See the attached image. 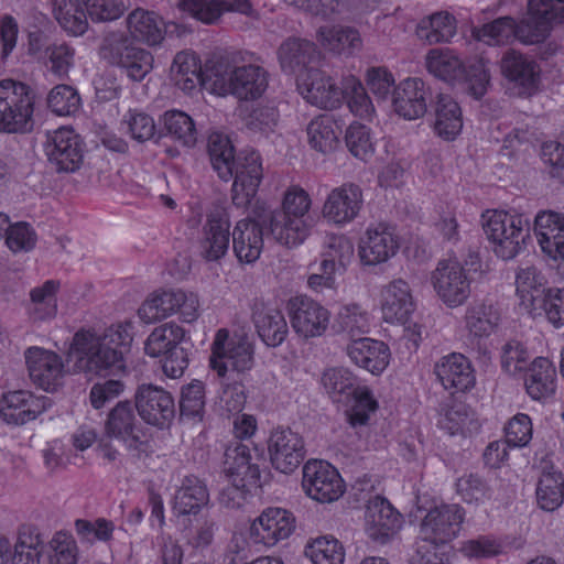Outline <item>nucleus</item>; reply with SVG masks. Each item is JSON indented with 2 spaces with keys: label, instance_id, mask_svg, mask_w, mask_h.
I'll list each match as a JSON object with an SVG mask.
<instances>
[{
  "label": "nucleus",
  "instance_id": "nucleus-20",
  "mask_svg": "<svg viewBox=\"0 0 564 564\" xmlns=\"http://www.w3.org/2000/svg\"><path fill=\"white\" fill-rule=\"evenodd\" d=\"M50 405L48 398L31 390H9L0 398V419L8 425H25L45 413Z\"/></svg>",
  "mask_w": 564,
  "mask_h": 564
},
{
  "label": "nucleus",
  "instance_id": "nucleus-52",
  "mask_svg": "<svg viewBox=\"0 0 564 564\" xmlns=\"http://www.w3.org/2000/svg\"><path fill=\"white\" fill-rule=\"evenodd\" d=\"M536 499L541 509L554 511L564 501V476L561 471H544L538 482Z\"/></svg>",
  "mask_w": 564,
  "mask_h": 564
},
{
  "label": "nucleus",
  "instance_id": "nucleus-28",
  "mask_svg": "<svg viewBox=\"0 0 564 564\" xmlns=\"http://www.w3.org/2000/svg\"><path fill=\"white\" fill-rule=\"evenodd\" d=\"M425 83L419 77H406L392 89L391 106L395 115L405 120H416L427 110Z\"/></svg>",
  "mask_w": 564,
  "mask_h": 564
},
{
  "label": "nucleus",
  "instance_id": "nucleus-29",
  "mask_svg": "<svg viewBox=\"0 0 564 564\" xmlns=\"http://www.w3.org/2000/svg\"><path fill=\"white\" fill-rule=\"evenodd\" d=\"M501 74L512 83L520 96L530 97L535 94L540 85V67L535 61L516 51H507L501 58Z\"/></svg>",
  "mask_w": 564,
  "mask_h": 564
},
{
  "label": "nucleus",
  "instance_id": "nucleus-60",
  "mask_svg": "<svg viewBox=\"0 0 564 564\" xmlns=\"http://www.w3.org/2000/svg\"><path fill=\"white\" fill-rule=\"evenodd\" d=\"M181 415L187 420L200 421L205 408V386L193 380L182 388L180 400Z\"/></svg>",
  "mask_w": 564,
  "mask_h": 564
},
{
  "label": "nucleus",
  "instance_id": "nucleus-8",
  "mask_svg": "<svg viewBox=\"0 0 564 564\" xmlns=\"http://www.w3.org/2000/svg\"><path fill=\"white\" fill-rule=\"evenodd\" d=\"M191 333L175 321L154 327L144 340V354L160 359L164 375L181 378L189 365Z\"/></svg>",
  "mask_w": 564,
  "mask_h": 564
},
{
  "label": "nucleus",
  "instance_id": "nucleus-46",
  "mask_svg": "<svg viewBox=\"0 0 564 564\" xmlns=\"http://www.w3.org/2000/svg\"><path fill=\"white\" fill-rule=\"evenodd\" d=\"M159 122L164 135L184 148L195 147L198 133L189 115L177 109L166 110Z\"/></svg>",
  "mask_w": 564,
  "mask_h": 564
},
{
  "label": "nucleus",
  "instance_id": "nucleus-44",
  "mask_svg": "<svg viewBox=\"0 0 564 564\" xmlns=\"http://www.w3.org/2000/svg\"><path fill=\"white\" fill-rule=\"evenodd\" d=\"M128 31L132 39L154 46L163 41L165 24L154 12L137 9L128 17Z\"/></svg>",
  "mask_w": 564,
  "mask_h": 564
},
{
  "label": "nucleus",
  "instance_id": "nucleus-43",
  "mask_svg": "<svg viewBox=\"0 0 564 564\" xmlns=\"http://www.w3.org/2000/svg\"><path fill=\"white\" fill-rule=\"evenodd\" d=\"M344 402H346L347 421L354 427L368 424L371 416L379 410V401L373 390L367 384H357Z\"/></svg>",
  "mask_w": 564,
  "mask_h": 564
},
{
  "label": "nucleus",
  "instance_id": "nucleus-38",
  "mask_svg": "<svg viewBox=\"0 0 564 564\" xmlns=\"http://www.w3.org/2000/svg\"><path fill=\"white\" fill-rule=\"evenodd\" d=\"M340 134V120L329 115L316 116L306 127L308 145L324 155L334 152L338 148Z\"/></svg>",
  "mask_w": 564,
  "mask_h": 564
},
{
  "label": "nucleus",
  "instance_id": "nucleus-48",
  "mask_svg": "<svg viewBox=\"0 0 564 564\" xmlns=\"http://www.w3.org/2000/svg\"><path fill=\"white\" fill-rule=\"evenodd\" d=\"M209 494L203 481L186 477L176 490L173 510L177 514H196L208 505Z\"/></svg>",
  "mask_w": 564,
  "mask_h": 564
},
{
  "label": "nucleus",
  "instance_id": "nucleus-34",
  "mask_svg": "<svg viewBox=\"0 0 564 564\" xmlns=\"http://www.w3.org/2000/svg\"><path fill=\"white\" fill-rule=\"evenodd\" d=\"M523 380L525 391L532 400H546L556 391V368L549 358L536 357L525 369Z\"/></svg>",
  "mask_w": 564,
  "mask_h": 564
},
{
  "label": "nucleus",
  "instance_id": "nucleus-55",
  "mask_svg": "<svg viewBox=\"0 0 564 564\" xmlns=\"http://www.w3.org/2000/svg\"><path fill=\"white\" fill-rule=\"evenodd\" d=\"M425 65L431 75L451 83L457 77L458 56L452 48H432L426 54Z\"/></svg>",
  "mask_w": 564,
  "mask_h": 564
},
{
  "label": "nucleus",
  "instance_id": "nucleus-30",
  "mask_svg": "<svg viewBox=\"0 0 564 564\" xmlns=\"http://www.w3.org/2000/svg\"><path fill=\"white\" fill-rule=\"evenodd\" d=\"M101 55L119 66L133 82L143 80L153 69V55L142 47L129 45L127 41L119 43L116 47L105 46Z\"/></svg>",
  "mask_w": 564,
  "mask_h": 564
},
{
  "label": "nucleus",
  "instance_id": "nucleus-4",
  "mask_svg": "<svg viewBox=\"0 0 564 564\" xmlns=\"http://www.w3.org/2000/svg\"><path fill=\"white\" fill-rule=\"evenodd\" d=\"M312 207L313 198L303 186H286L281 193L279 209L265 223L268 236L286 248L301 246L311 232L308 215Z\"/></svg>",
  "mask_w": 564,
  "mask_h": 564
},
{
  "label": "nucleus",
  "instance_id": "nucleus-25",
  "mask_svg": "<svg viewBox=\"0 0 564 564\" xmlns=\"http://www.w3.org/2000/svg\"><path fill=\"white\" fill-rule=\"evenodd\" d=\"M268 455L271 466L279 473H294L305 456L304 441L290 429L274 430L268 441Z\"/></svg>",
  "mask_w": 564,
  "mask_h": 564
},
{
  "label": "nucleus",
  "instance_id": "nucleus-54",
  "mask_svg": "<svg viewBox=\"0 0 564 564\" xmlns=\"http://www.w3.org/2000/svg\"><path fill=\"white\" fill-rule=\"evenodd\" d=\"M53 14L58 24L70 35L86 32L88 22L77 0H52Z\"/></svg>",
  "mask_w": 564,
  "mask_h": 564
},
{
  "label": "nucleus",
  "instance_id": "nucleus-10",
  "mask_svg": "<svg viewBox=\"0 0 564 564\" xmlns=\"http://www.w3.org/2000/svg\"><path fill=\"white\" fill-rule=\"evenodd\" d=\"M208 366L218 378L246 373L254 366V346L246 334L219 328L210 345Z\"/></svg>",
  "mask_w": 564,
  "mask_h": 564
},
{
  "label": "nucleus",
  "instance_id": "nucleus-15",
  "mask_svg": "<svg viewBox=\"0 0 564 564\" xmlns=\"http://www.w3.org/2000/svg\"><path fill=\"white\" fill-rule=\"evenodd\" d=\"M400 249L399 237L384 224L368 226L357 242V257L364 268L389 262Z\"/></svg>",
  "mask_w": 564,
  "mask_h": 564
},
{
  "label": "nucleus",
  "instance_id": "nucleus-17",
  "mask_svg": "<svg viewBox=\"0 0 564 564\" xmlns=\"http://www.w3.org/2000/svg\"><path fill=\"white\" fill-rule=\"evenodd\" d=\"M473 34L490 46L509 45L514 41L525 45L540 44L528 14L519 21L510 15L499 17L475 29Z\"/></svg>",
  "mask_w": 564,
  "mask_h": 564
},
{
  "label": "nucleus",
  "instance_id": "nucleus-61",
  "mask_svg": "<svg viewBox=\"0 0 564 564\" xmlns=\"http://www.w3.org/2000/svg\"><path fill=\"white\" fill-rule=\"evenodd\" d=\"M315 47L307 41L292 39L284 42L279 50V61L284 72H294L295 67L311 59Z\"/></svg>",
  "mask_w": 564,
  "mask_h": 564
},
{
  "label": "nucleus",
  "instance_id": "nucleus-33",
  "mask_svg": "<svg viewBox=\"0 0 564 564\" xmlns=\"http://www.w3.org/2000/svg\"><path fill=\"white\" fill-rule=\"evenodd\" d=\"M175 3L182 12L188 13L196 20L212 24L229 11L242 14H252V8L248 0H169Z\"/></svg>",
  "mask_w": 564,
  "mask_h": 564
},
{
  "label": "nucleus",
  "instance_id": "nucleus-19",
  "mask_svg": "<svg viewBox=\"0 0 564 564\" xmlns=\"http://www.w3.org/2000/svg\"><path fill=\"white\" fill-rule=\"evenodd\" d=\"M18 564H76L77 546L70 533L57 532L45 545L40 535L32 546L20 545Z\"/></svg>",
  "mask_w": 564,
  "mask_h": 564
},
{
  "label": "nucleus",
  "instance_id": "nucleus-47",
  "mask_svg": "<svg viewBox=\"0 0 564 564\" xmlns=\"http://www.w3.org/2000/svg\"><path fill=\"white\" fill-rule=\"evenodd\" d=\"M456 30L455 15L441 11L422 18L416 25L415 34L429 44H437L449 42L455 36Z\"/></svg>",
  "mask_w": 564,
  "mask_h": 564
},
{
  "label": "nucleus",
  "instance_id": "nucleus-40",
  "mask_svg": "<svg viewBox=\"0 0 564 564\" xmlns=\"http://www.w3.org/2000/svg\"><path fill=\"white\" fill-rule=\"evenodd\" d=\"M178 289L160 288L150 292L138 308V317L144 324H153L175 315Z\"/></svg>",
  "mask_w": 564,
  "mask_h": 564
},
{
  "label": "nucleus",
  "instance_id": "nucleus-53",
  "mask_svg": "<svg viewBox=\"0 0 564 564\" xmlns=\"http://www.w3.org/2000/svg\"><path fill=\"white\" fill-rule=\"evenodd\" d=\"M344 99L350 112L360 119L372 120L376 109L361 82L355 76L343 78Z\"/></svg>",
  "mask_w": 564,
  "mask_h": 564
},
{
  "label": "nucleus",
  "instance_id": "nucleus-41",
  "mask_svg": "<svg viewBox=\"0 0 564 564\" xmlns=\"http://www.w3.org/2000/svg\"><path fill=\"white\" fill-rule=\"evenodd\" d=\"M431 283L437 297L448 307L458 303V260L455 256L438 261Z\"/></svg>",
  "mask_w": 564,
  "mask_h": 564
},
{
  "label": "nucleus",
  "instance_id": "nucleus-62",
  "mask_svg": "<svg viewBox=\"0 0 564 564\" xmlns=\"http://www.w3.org/2000/svg\"><path fill=\"white\" fill-rule=\"evenodd\" d=\"M499 322L498 313L491 305L480 304L468 310L466 315L467 327L477 337L489 336Z\"/></svg>",
  "mask_w": 564,
  "mask_h": 564
},
{
  "label": "nucleus",
  "instance_id": "nucleus-59",
  "mask_svg": "<svg viewBox=\"0 0 564 564\" xmlns=\"http://www.w3.org/2000/svg\"><path fill=\"white\" fill-rule=\"evenodd\" d=\"M340 269L334 259H322L315 265H310V273L306 279V285L316 293H325L326 291H335L338 286L337 273Z\"/></svg>",
  "mask_w": 564,
  "mask_h": 564
},
{
  "label": "nucleus",
  "instance_id": "nucleus-45",
  "mask_svg": "<svg viewBox=\"0 0 564 564\" xmlns=\"http://www.w3.org/2000/svg\"><path fill=\"white\" fill-rule=\"evenodd\" d=\"M59 290V281L46 280L30 291L29 314L33 321L50 322L57 316V294Z\"/></svg>",
  "mask_w": 564,
  "mask_h": 564
},
{
  "label": "nucleus",
  "instance_id": "nucleus-1",
  "mask_svg": "<svg viewBox=\"0 0 564 564\" xmlns=\"http://www.w3.org/2000/svg\"><path fill=\"white\" fill-rule=\"evenodd\" d=\"M134 338L132 321H119L101 332L80 329L75 333L67 351L75 372L112 373L126 372V354Z\"/></svg>",
  "mask_w": 564,
  "mask_h": 564
},
{
  "label": "nucleus",
  "instance_id": "nucleus-49",
  "mask_svg": "<svg viewBox=\"0 0 564 564\" xmlns=\"http://www.w3.org/2000/svg\"><path fill=\"white\" fill-rule=\"evenodd\" d=\"M545 283V278L534 265L520 268L516 276V291L520 304L525 308L536 310Z\"/></svg>",
  "mask_w": 564,
  "mask_h": 564
},
{
  "label": "nucleus",
  "instance_id": "nucleus-36",
  "mask_svg": "<svg viewBox=\"0 0 564 564\" xmlns=\"http://www.w3.org/2000/svg\"><path fill=\"white\" fill-rule=\"evenodd\" d=\"M214 63L207 64L203 72L199 57L193 52L183 51L173 58L169 76L173 85L182 91L191 94L199 84L203 86V78Z\"/></svg>",
  "mask_w": 564,
  "mask_h": 564
},
{
  "label": "nucleus",
  "instance_id": "nucleus-26",
  "mask_svg": "<svg viewBox=\"0 0 564 564\" xmlns=\"http://www.w3.org/2000/svg\"><path fill=\"white\" fill-rule=\"evenodd\" d=\"M345 351L351 364L375 377L381 376L392 360L389 345L371 337L351 339Z\"/></svg>",
  "mask_w": 564,
  "mask_h": 564
},
{
  "label": "nucleus",
  "instance_id": "nucleus-42",
  "mask_svg": "<svg viewBox=\"0 0 564 564\" xmlns=\"http://www.w3.org/2000/svg\"><path fill=\"white\" fill-rule=\"evenodd\" d=\"M303 554L311 564H344L346 558L344 544L329 533L310 538Z\"/></svg>",
  "mask_w": 564,
  "mask_h": 564
},
{
  "label": "nucleus",
  "instance_id": "nucleus-9",
  "mask_svg": "<svg viewBox=\"0 0 564 564\" xmlns=\"http://www.w3.org/2000/svg\"><path fill=\"white\" fill-rule=\"evenodd\" d=\"M482 219L495 253L503 260L516 258L532 241L530 220L521 213L491 209L482 214Z\"/></svg>",
  "mask_w": 564,
  "mask_h": 564
},
{
  "label": "nucleus",
  "instance_id": "nucleus-21",
  "mask_svg": "<svg viewBox=\"0 0 564 564\" xmlns=\"http://www.w3.org/2000/svg\"><path fill=\"white\" fill-rule=\"evenodd\" d=\"M362 206L364 195L360 186L344 183L328 192L322 206V215L328 224L344 227L359 216Z\"/></svg>",
  "mask_w": 564,
  "mask_h": 564
},
{
  "label": "nucleus",
  "instance_id": "nucleus-23",
  "mask_svg": "<svg viewBox=\"0 0 564 564\" xmlns=\"http://www.w3.org/2000/svg\"><path fill=\"white\" fill-rule=\"evenodd\" d=\"M134 405L138 414L147 424L161 429L169 426L175 415L172 394L153 384H142L137 389Z\"/></svg>",
  "mask_w": 564,
  "mask_h": 564
},
{
  "label": "nucleus",
  "instance_id": "nucleus-14",
  "mask_svg": "<svg viewBox=\"0 0 564 564\" xmlns=\"http://www.w3.org/2000/svg\"><path fill=\"white\" fill-rule=\"evenodd\" d=\"M24 359L29 378L35 387L45 392H55L64 386L69 370L56 351L32 346L25 350ZM70 371L75 372L73 367Z\"/></svg>",
  "mask_w": 564,
  "mask_h": 564
},
{
  "label": "nucleus",
  "instance_id": "nucleus-18",
  "mask_svg": "<svg viewBox=\"0 0 564 564\" xmlns=\"http://www.w3.org/2000/svg\"><path fill=\"white\" fill-rule=\"evenodd\" d=\"M404 518L392 503L382 496L370 498L366 505L364 531L376 543L386 544L403 528Z\"/></svg>",
  "mask_w": 564,
  "mask_h": 564
},
{
  "label": "nucleus",
  "instance_id": "nucleus-24",
  "mask_svg": "<svg viewBox=\"0 0 564 564\" xmlns=\"http://www.w3.org/2000/svg\"><path fill=\"white\" fill-rule=\"evenodd\" d=\"M297 90L303 99L321 109H336L344 101L343 82L340 86L325 73L311 69L297 78Z\"/></svg>",
  "mask_w": 564,
  "mask_h": 564
},
{
  "label": "nucleus",
  "instance_id": "nucleus-50",
  "mask_svg": "<svg viewBox=\"0 0 564 564\" xmlns=\"http://www.w3.org/2000/svg\"><path fill=\"white\" fill-rule=\"evenodd\" d=\"M356 377L348 367L326 368L321 377V384L329 398L337 403L344 402L350 394Z\"/></svg>",
  "mask_w": 564,
  "mask_h": 564
},
{
  "label": "nucleus",
  "instance_id": "nucleus-27",
  "mask_svg": "<svg viewBox=\"0 0 564 564\" xmlns=\"http://www.w3.org/2000/svg\"><path fill=\"white\" fill-rule=\"evenodd\" d=\"M223 473L236 489L251 491L260 487L259 467L251 462V452L246 444L236 443L226 449Z\"/></svg>",
  "mask_w": 564,
  "mask_h": 564
},
{
  "label": "nucleus",
  "instance_id": "nucleus-57",
  "mask_svg": "<svg viewBox=\"0 0 564 564\" xmlns=\"http://www.w3.org/2000/svg\"><path fill=\"white\" fill-rule=\"evenodd\" d=\"M318 40L324 47L334 52L356 50L361 45L360 35L356 30L341 26L321 28Z\"/></svg>",
  "mask_w": 564,
  "mask_h": 564
},
{
  "label": "nucleus",
  "instance_id": "nucleus-31",
  "mask_svg": "<svg viewBox=\"0 0 564 564\" xmlns=\"http://www.w3.org/2000/svg\"><path fill=\"white\" fill-rule=\"evenodd\" d=\"M533 231L544 254L564 261V215L553 210L536 214Z\"/></svg>",
  "mask_w": 564,
  "mask_h": 564
},
{
  "label": "nucleus",
  "instance_id": "nucleus-58",
  "mask_svg": "<svg viewBox=\"0 0 564 564\" xmlns=\"http://www.w3.org/2000/svg\"><path fill=\"white\" fill-rule=\"evenodd\" d=\"M339 326L350 335L367 334L370 332L372 317L360 304L347 303L337 312Z\"/></svg>",
  "mask_w": 564,
  "mask_h": 564
},
{
  "label": "nucleus",
  "instance_id": "nucleus-35",
  "mask_svg": "<svg viewBox=\"0 0 564 564\" xmlns=\"http://www.w3.org/2000/svg\"><path fill=\"white\" fill-rule=\"evenodd\" d=\"M252 323L258 336L268 347L280 346L289 334L284 314L274 305L256 307L252 314Z\"/></svg>",
  "mask_w": 564,
  "mask_h": 564
},
{
  "label": "nucleus",
  "instance_id": "nucleus-3",
  "mask_svg": "<svg viewBox=\"0 0 564 564\" xmlns=\"http://www.w3.org/2000/svg\"><path fill=\"white\" fill-rule=\"evenodd\" d=\"M115 443H118L127 453V457L135 465H148L152 448L144 438L142 426L139 424L134 408L130 401H119L110 411L104 422V437L98 441L96 451L107 464H122L124 455Z\"/></svg>",
  "mask_w": 564,
  "mask_h": 564
},
{
  "label": "nucleus",
  "instance_id": "nucleus-12",
  "mask_svg": "<svg viewBox=\"0 0 564 564\" xmlns=\"http://www.w3.org/2000/svg\"><path fill=\"white\" fill-rule=\"evenodd\" d=\"M34 100L29 86L12 79L0 80V131H26L33 115Z\"/></svg>",
  "mask_w": 564,
  "mask_h": 564
},
{
  "label": "nucleus",
  "instance_id": "nucleus-32",
  "mask_svg": "<svg viewBox=\"0 0 564 564\" xmlns=\"http://www.w3.org/2000/svg\"><path fill=\"white\" fill-rule=\"evenodd\" d=\"M230 243V220L224 213H216L208 216L198 241L200 257L215 262L224 258Z\"/></svg>",
  "mask_w": 564,
  "mask_h": 564
},
{
  "label": "nucleus",
  "instance_id": "nucleus-13",
  "mask_svg": "<svg viewBox=\"0 0 564 564\" xmlns=\"http://www.w3.org/2000/svg\"><path fill=\"white\" fill-rule=\"evenodd\" d=\"M290 324L297 337L304 340L324 336L330 324V311L318 301L297 295L286 304Z\"/></svg>",
  "mask_w": 564,
  "mask_h": 564
},
{
  "label": "nucleus",
  "instance_id": "nucleus-63",
  "mask_svg": "<svg viewBox=\"0 0 564 564\" xmlns=\"http://www.w3.org/2000/svg\"><path fill=\"white\" fill-rule=\"evenodd\" d=\"M538 307L543 310L546 319L555 328L564 326V288L543 290Z\"/></svg>",
  "mask_w": 564,
  "mask_h": 564
},
{
  "label": "nucleus",
  "instance_id": "nucleus-51",
  "mask_svg": "<svg viewBox=\"0 0 564 564\" xmlns=\"http://www.w3.org/2000/svg\"><path fill=\"white\" fill-rule=\"evenodd\" d=\"M345 142L350 154L360 161L367 162L375 155L377 140L371 128L366 124L351 122L346 129Z\"/></svg>",
  "mask_w": 564,
  "mask_h": 564
},
{
  "label": "nucleus",
  "instance_id": "nucleus-16",
  "mask_svg": "<svg viewBox=\"0 0 564 564\" xmlns=\"http://www.w3.org/2000/svg\"><path fill=\"white\" fill-rule=\"evenodd\" d=\"M377 306L381 318L390 325L406 324L416 310V301L410 283L395 278L379 289Z\"/></svg>",
  "mask_w": 564,
  "mask_h": 564
},
{
  "label": "nucleus",
  "instance_id": "nucleus-2",
  "mask_svg": "<svg viewBox=\"0 0 564 564\" xmlns=\"http://www.w3.org/2000/svg\"><path fill=\"white\" fill-rule=\"evenodd\" d=\"M208 153L214 171L223 181L234 180L231 199L237 207L249 208L257 200L263 180V163L259 152L243 150L235 153L230 138L214 132L208 140Z\"/></svg>",
  "mask_w": 564,
  "mask_h": 564
},
{
  "label": "nucleus",
  "instance_id": "nucleus-56",
  "mask_svg": "<svg viewBox=\"0 0 564 564\" xmlns=\"http://www.w3.org/2000/svg\"><path fill=\"white\" fill-rule=\"evenodd\" d=\"M434 130L444 140H455L458 132V104L448 96H441L437 102Z\"/></svg>",
  "mask_w": 564,
  "mask_h": 564
},
{
  "label": "nucleus",
  "instance_id": "nucleus-5",
  "mask_svg": "<svg viewBox=\"0 0 564 564\" xmlns=\"http://www.w3.org/2000/svg\"><path fill=\"white\" fill-rule=\"evenodd\" d=\"M294 512L280 506H268L250 518L245 528L232 534V543L239 551L246 549L271 550L286 543L296 532Z\"/></svg>",
  "mask_w": 564,
  "mask_h": 564
},
{
  "label": "nucleus",
  "instance_id": "nucleus-37",
  "mask_svg": "<svg viewBox=\"0 0 564 564\" xmlns=\"http://www.w3.org/2000/svg\"><path fill=\"white\" fill-rule=\"evenodd\" d=\"M527 14L539 43H543L554 26L564 25V0H528Z\"/></svg>",
  "mask_w": 564,
  "mask_h": 564
},
{
  "label": "nucleus",
  "instance_id": "nucleus-39",
  "mask_svg": "<svg viewBox=\"0 0 564 564\" xmlns=\"http://www.w3.org/2000/svg\"><path fill=\"white\" fill-rule=\"evenodd\" d=\"M232 246L240 262H256L263 250L262 229L251 219L239 220L232 231Z\"/></svg>",
  "mask_w": 564,
  "mask_h": 564
},
{
  "label": "nucleus",
  "instance_id": "nucleus-6",
  "mask_svg": "<svg viewBox=\"0 0 564 564\" xmlns=\"http://www.w3.org/2000/svg\"><path fill=\"white\" fill-rule=\"evenodd\" d=\"M268 87V74L259 65H236L217 61L203 78V88L217 97L234 96L239 100H256Z\"/></svg>",
  "mask_w": 564,
  "mask_h": 564
},
{
  "label": "nucleus",
  "instance_id": "nucleus-22",
  "mask_svg": "<svg viewBox=\"0 0 564 564\" xmlns=\"http://www.w3.org/2000/svg\"><path fill=\"white\" fill-rule=\"evenodd\" d=\"M46 153L57 170L73 173L83 165L85 142L72 127H59L48 134Z\"/></svg>",
  "mask_w": 564,
  "mask_h": 564
},
{
  "label": "nucleus",
  "instance_id": "nucleus-7",
  "mask_svg": "<svg viewBox=\"0 0 564 564\" xmlns=\"http://www.w3.org/2000/svg\"><path fill=\"white\" fill-rule=\"evenodd\" d=\"M456 514V507L446 505L427 511L420 527L421 541L408 564H449Z\"/></svg>",
  "mask_w": 564,
  "mask_h": 564
},
{
  "label": "nucleus",
  "instance_id": "nucleus-11",
  "mask_svg": "<svg viewBox=\"0 0 564 564\" xmlns=\"http://www.w3.org/2000/svg\"><path fill=\"white\" fill-rule=\"evenodd\" d=\"M301 490L315 503L333 505L346 495L347 482L334 464L311 458L302 467Z\"/></svg>",
  "mask_w": 564,
  "mask_h": 564
},
{
  "label": "nucleus",
  "instance_id": "nucleus-64",
  "mask_svg": "<svg viewBox=\"0 0 564 564\" xmlns=\"http://www.w3.org/2000/svg\"><path fill=\"white\" fill-rule=\"evenodd\" d=\"M122 127L138 142L151 140L156 133L154 119L144 112L128 111L123 116Z\"/></svg>",
  "mask_w": 564,
  "mask_h": 564
}]
</instances>
